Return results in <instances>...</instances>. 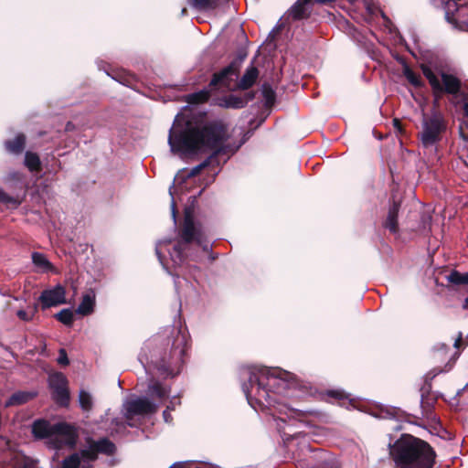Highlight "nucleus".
Returning a JSON list of instances; mask_svg holds the SVG:
<instances>
[{"mask_svg": "<svg viewBox=\"0 0 468 468\" xmlns=\"http://www.w3.org/2000/svg\"><path fill=\"white\" fill-rule=\"evenodd\" d=\"M16 316L24 321V322H29L34 317V311L28 312L23 309H20L16 312Z\"/></svg>", "mask_w": 468, "mask_h": 468, "instance_id": "obj_36", "label": "nucleus"}, {"mask_svg": "<svg viewBox=\"0 0 468 468\" xmlns=\"http://www.w3.org/2000/svg\"><path fill=\"white\" fill-rule=\"evenodd\" d=\"M258 76L259 70L257 68L254 66L249 67L238 83V88L240 90H247L250 88L257 80Z\"/></svg>", "mask_w": 468, "mask_h": 468, "instance_id": "obj_18", "label": "nucleus"}, {"mask_svg": "<svg viewBox=\"0 0 468 468\" xmlns=\"http://www.w3.org/2000/svg\"><path fill=\"white\" fill-rule=\"evenodd\" d=\"M37 394L30 391L15 392L5 403V407L17 406L27 403L32 399Z\"/></svg>", "mask_w": 468, "mask_h": 468, "instance_id": "obj_19", "label": "nucleus"}, {"mask_svg": "<svg viewBox=\"0 0 468 468\" xmlns=\"http://www.w3.org/2000/svg\"><path fill=\"white\" fill-rule=\"evenodd\" d=\"M24 164L31 172L39 171L41 168V163L38 155L32 152L26 153Z\"/></svg>", "mask_w": 468, "mask_h": 468, "instance_id": "obj_24", "label": "nucleus"}, {"mask_svg": "<svg viewBox=\"0 0 468 468\" xmlns=\"http://www.w3.org/2000/svg\"><path fill=\"white\" fill-rule=\"evenodd\" d=\"M31 258L33 264L40 271L47 272L53 270L52 264L43 253L33 252Z\"/></svg>", "mask_w": 468, "mask_h": 468, "instance_id": "obj_21", "label": "nucleus"}, {"mask_svg": "<svg viewBox=\"0 0 468 468\" xmlns=\"http://www.w3.org/2000/svg\"><path fill=\"white\" fill-rule=\"evenodd\" d=\"M227 131L221 124L198 123L187 112L176 114L169 130L170 151L181 158L212 151L214 154H233L239 145L231 148L226 144Z\"/></svg>", "mask_w": 468, "mask_h": 468, "instance_id": "obj_2", "label": "nucleus"}, {"mask_svg": "<svg viewBox=\"0 0 468 468\" xmlns=\"http://www.w3.org/2000/svg\"><path fill=\"white\" fill-rule=\"evenodd\" d=\"M186 335L176 326H167L148 339L142 347L139 360L153 365L162 375L176 376L183 365Z\"/></svg>", "mask_w": 468, "mask_h": 468, "instance_id": "obj_3", "label": "nucleus"}, {"mask_svg": "<svg viewBox=\"0 0 468 468\" xmlns=\"http://www.w3.org/2000/svg\"><path fill=\"white\" fill-rule=\"evenodd\" d=\"M462 341H463V335H462V334L460 333L459 337L454 341V346H455L456 348H459V347H460V346H461Z\"/></svg>", "mask_w": 468, "mask_h": 468, "instance_id": "obj_44", "label": "nucleus"}, {"mask_svg": "<svg viewBox=\"0 0 468 468\" xmlns=\"http://www.w3.org/2000/svg\"><path fill=\"white\" fill-rule=\"evenodd\" d=\"M442 129V119L440 115L433 114L431 117H424L422 132L420 134L422 145L424 147L432 146L439 140Z\"/></svg>", "mask_w": 468, "mask_h": 468, "instance_id": "obj_11", "label": "nucleus"}, {"mask_svg": "<svg viewBox=\"0 0 468 468\" xmlns=\"http://www.w3.org/2000/svg\"><path fill=\"white\" fill-rule=\"evenodd\" d=\"M26 138L23 134H17L13 140L5 142V148L9 153L20 154L25 147Z\"/></svg>", "mask_w": 468, "mask_h": 468, "instance_id": "obj_22", "label": "nucleus"}, {"mask_svg": "<svg viewBox=\"0 0 468 468\" xmlns=\"http://www.w3.org/2000/svg\"><path fill=\"white\" fill-rule=\"evenodd\" d=\"M55 399L61 404L66 405L69 401V396L66 387L58 388L54 389Z\"/></svg>", "mask_w": 468, "mask_h": 468, "instance_id": "obj_33", "label": "nucleus"}, {"mask_svg": "<svg viewBox=\"0 0 468 468\" xmlns=\"http://www.w3.org/2000/svg\"><path fill=\"white\" fill-rule=\"evenodd\" d=\"M236 76V70L233 66H229L223 69L220 72L214 75L210 81V86L223 85L228 87L229 85V77Z\"/></svg>", "mask_w": 468, "mask_h": 468, "instance_id": "obj_17", "label": "nucleus"}, {"mask_svg": "<svg viewBox=\"0 0 468 468\" xmlns=\"http://www.w3.org/2000/svg\"><path fill=\"white\" fill-rule=\"evenodd\" d=\"M366 8L371 12V5H373L374 2H364Z\"/></svg>", "mask_w": 468, "mask_h": 468, "instance_id": "obj_46", "label": "nucleus"}, {"mask_svg": "<svg viewBox=\"0 0 468 468\" xmlns=\"http://www.w3.org/2000/svg\"><path fill=\"white\" fill-rule=\"evenodd\" d=\"M114 451L115 445L104 438L67 457L62 463V468H90L97 459L98 452L110 455Z\"/></svg>", "mask_w": 468, "mask_h": 468, "instance_id": "obj_5", "label": "nucleus"}, {"mask_svg": "<svg viewBox=\"0 0 468 468\" xmlns=\"http://www.w3.org/2000/svg\"><path fill=\"white\" fill-rule=\"evenodd\" d=\"M169 410H170V408L167 407V409L165 410H164V412H163L164 420L167 423H169L172 420V417H171V415L169 413Z\"/></svg>", "mask_w": 468, "mask_h": 468, "instance_id": "obj_43", "label": "nucleus"}, {"mask_svg": "<svg viewBox=\"0 0 468 468\" xmlns=\"http://www.w3.org/2000/svg\"><path fill=\"white\" fill-rule=\"evenodd\" d=\"M95 306V294L90 292L83 295L82 300L76 309V313L86 316L93 313Z\"/></svg>", "mask_w": 468, "mask_h": 468, "instance_id": "obj_16", "label": "nucleus"}, {"mask_svg": "<svg viewBox=\"0 0 468 468\" xmlns=\"http://www.w3.org/2000/svg\"><path fill=\"white\" fill-rule=\"evenodd\" d=\"M112 424H114L117 427H119V426L124 427V425L122 423H121L117 419L112 420Z\"/></svg>", "mask_w": 468, "mask_h": 468, "instance_id": "obj_47", "label": "nucleus"}, {"mask_svg": "<svg viewBox=\"0 0 468 468\" xmlns=\"http://www.w3.org/2000/svg\"><path fill=\"white\" fill-rule=\"evenodd\" d=\"M467 337H468V334H467Z\"/></svg>", "mask_w": 468, "mask_h": 468, "instance_id": "obj_52", "label": "nucleus"}, {"mask_svg": "<svg viewBox=\"0 0 468 468\" xmlns=\"http://www.w3.org/2000/svg\"><path fill=\"white\" fill-rule=\"evenodd\" d=\"M403 73L408 81L413 86L420 87L421 85L420 77L412 71L408 66L404 67Z\"/></svg>", "mask_w": 468, "mask_h": 468, "instance_id": "obj_29", "label": "nucleus"}, {"mask_svg": "<svg viewBox=\"0 0 468 468\" xmlns=\"http://www.w3.org/2000/svg\"><path fill=\"white\" fill-rule=\"evenodd\" d=\"M393 122H394V126L395 128L399 131V132H401V126H400V122L398 119H394L393 120Z\"/></svg>", "mask_w": 468, "mask_h": 468, "instance_id": "obj_45", "label": "nucleus"}, {"mask_svg": "<svg viewBox=\"0 0 468 468\" xmlns=\"http://www.w3.org/2000/svg\"><path fill=\"white\" fill-rule=\"evenodd\" d=\"M241 388L248 403L256 410L257 406L271 408L279 406L282 413L287 408L286 398H299L303 386L293 374L281 368L247 367L241 371Z\"/></svg>", "mask_w": 468, "mask_h": 468, "instance_id": "obj_1", "label": "nucleus"}, {"mask_svg": "<svg viewBox=\"0 0 468 468\" xmlns=\"http://www.w3.org/2000/svg\"><path fill=\"white\" fill-rule=\"evenodd\" d=\"M24 179V175L18 171H10L3 178L5 184H16L20 183Z\"/></svg>", "mask_w": 468, "mask_h": 468, "instance_id": "obj_30", "label": "nucleus"}, {"mask_svg": "<svg viewBox=\"0 0 468 468\" xmlns=\"http://www.w3.org/2000/svg\"><path fill=\"white\" fill-rule=\"evenodd\" d=\"M390 455L398 468H431L435 452L424 441L405 435L390 448Z\"/></svg>", "mask_w": 468, "mask_h": 468, "instance_id": "obj_4", "label": "nucleus"}, {"mask_svg": "<svg viewBox=\"0 0 468 468\" xmlns=\"http://www.w3.org/2000/svg\"><path fill=\"white\" fill-rule=\"evenodd\" d=\"M312 3L313 2H295L270 32L269 38L273 39L276 34L284 27L286 21L307 18L312 11Z\"/></svg>", "mask_w": 468, "mask_h": 468, "instance_id": "obj_10", "label": "nucleus"}, {"mask_svg": "<svg viewBox=\"0 0 468 468\" xmlns=\"http://www.w3.org/2000/svg\"><path fill=\"white\" fill-rule=\"evenodd\" d=\"M262 93H263V96L265 98L267 104H271L273 102L274 92L272 91L271 89L263 87Z\"/></svg>", "mask_w": 468, "mask_h": 468, "instance_id": "obj_37", "label": "nucleus"}, {"mask_svg": "<svg viewBox=\"0 0 468 468\" xmlns=\"http://www.w3.org/2000/svg\"><path fill=\"white\" fill-rule=\"evenodd\" d=\"M227 2H187V6L182 7L181 15L184 16L186 9H191L194 13H213L218 15V11L224 8Z\"/></svg>", "mask_w": 468, "mask_h": 468, "instance_id": "obj_14", "label": "nucleus"}, {"mask_svg": "<svg viewBox=\"0 0 468 468\" xmlns=\"http://www.w3.org/2000/svg\"><path fill=\"white\" fill-rule=\"evenodd\" d=\"M399 205L396 202L390 207L387 219L385 221V228L390 232L396 233L398 230V213Z\"/></svg>", "mask_w": 468, "mask_h": 468, "instance_id": "obj_20", "label": "nucleus"}, {"mask_svg": "<svg viewBox=\"0 0 468 468\" xmlns=\"http://www.w3.org/2000/svg\"><path fill=\"white\" fill-rule=\"evenodd\" d=\"M206 230L200 223H196L191 216L186 215L181 230V239L185 244L192 241L202 245L206 240Z\"/></svg>", "mask_w": 468, "mask_h": 468, "instance_id": "obj_12", "label": "nucleus"}, {"mask_svg": "<svg viewBox=\"0 0 468 468\" xmlns=\"http://www.w3.org/2000/svg\"><path fill=\"white\" fill-rule=\"evenodd\" d=\"M55 428L56 424H52L43 419H38L32 423L31 430L35 439L46 440L47 444H48Z\"/></svg>", "mask_w": 468, "mask_h": 468, "instance_id": "obj_15", "label": "nucleus"}, {"mask_svg": "<svg viewBox=\"0 0 468 468\" xmlns=\"http://www.w3.org/2000/svg\"><path fill=\"white\" fill-rule=\"evenodd\" d=\"M422 72L428 79L435 91L445 90L448 93H457L460 89V80L450 74L442 73L441 79L428 66H422Z\"/></svg>", "mask_w": 468, "mask_h": 468, "instance_id": "obj_7", "label": "nucleus"}, {"mask_svg": "<svg viewBox=\"0 0 468 468\" xmlns=\"http://www.w3.org/2000/svg\"><path fill=\"white\" fill-rule=\"evenodd\" d=\"M0 202L6 204V205H12L15 207H18L20 204V201L17 198L9 196L1 187H0Z\"/></svg>", "mask_w": 468, "mask_h": 468, "instance_id": "obj_35", "label": "nucleus"}, {"mask_svg": "<svg viewBox=\"0 0 468 468\" xmlns=\"http://www.w3.org/2000/svg\"><path fill=\"white\" fill-rule=\"evenodd\" d=\"M463 308L468 310V297L464 301Z\"/></svg>", "mask_w": 468, "mask_h": 468, "instance_id": "obj_49", "label": "nucleus"}, {"mask_svg": "<svg viewBox=\"0 0 468 468\" xmlns=\"http://www.w3.org/2000/svg\"><path fill=\"white\" fill-rule=\"evenodd\" d=\"M170 240L169 239H165V240H160L157 244H156V247H155V253L158 257V260L160 261V263L162 265H164V260H163V256H162V252H161V246L163 244H166V243H169Z\"/></svg>", "mask_w": 468, "mask_h": 468, "instance_id": "obj_39", "label": "nucleus"}, {"mask_svg": "<svg viewBox=\"0 0 468 468\" xmlns=\"http://www.w3.org/2000/svg\"><path fill=\"white\" fill-rule=\"evenodd\" d=\"M79 402L81 409L85 411H90L93 406V399L90 393L86 390H80L79 394Z\"/></svg>", "mask_w": 468, "mask_h": 468, "instance_id": "obj_26", "label": "nucleus"}, {"mask_svg": "<svg viewBox=\"0 0 468 468\" xmlns=\"http://www.w3.org/2000/svg\"><path fill=\"white\" fill-rule=\"evenodd\" d=\"M448 280L453 284H468V273L452 271L448 276Z\"/></svg>", "mask_w": 468, "mask_h": 468, "instance_id": "obj_31", "label": "nucleus"}, {"mask_svg": "<svg viewBox=\"0 0 468 468\" xmlns=\"http://www.w3.org/2000/svg\"><path fill=\"white\" fill-rule=\"evenodd\" d=\"M208 165V161H205L203 162L202 164L195 166L192 171H191V176H195L197 175L201 169H203L204 167H206L207 165Z\"/></svg>", "mask_w": 468, "mask_h": 468, "instance_id": "obj_42", "label": "nucleus"}, {"mask_svg": "<svg viewBox=\"0 0 468 468\" xmlns=\"http://www.w3.org/2000/svg\"><path fill=\"white\" fill-rule=\"evenodd\" d=\"M169 193H170L171 197H172V199H171V206H170L171 207V215H172V218L174 219V222L176 223V203H175L174 195L172 193L171 188L169 189Z\"/></svg>", "mask_w": 468, "mask_h": 468, "instance_id": "obj_41", "label": "nucleus"}, {"mask_svg": "<svg viewBox=\"0 0 468 468\" xmlns=\"http://www.w3.org/2000/svg\"><path fill=\"white\" fill-rule=\"evenodd\" d=\"M50 387L55 389L67 386V378L62 373H53L48 378Z\"/></svg>", "mask_w": 468, "mask_h": 468, "instance_id": "obj_27", "label": "nucleus"}, {"mask_svg": "<svg viewBox=\"0 0 468 468\" xmlns=\"http://www.w3.org/2000/svg\"><path fill=\"white\" fill-rule=\"evenodd\" d=\"M327 395L331 398L337 399L339 400H344L346 399H348L347 395L344 393L342 390H329L327 392Z\"/></svg>", "mask_w": 468, "mask_h": 468, "instance_id": "obj_38", "label": "nucleus"}, {"mask_svg": "<svg viewBox=\"0 0 468 468\" xmlns=\"http://www.w3.org/2000/svg\"><path fill=\"white\" fill-rule=\"evenodd\" d=\"M39 302L43 309L66 303V290L60 284L44 290L39 296Z\"/></svg>", "mask_w": 468, "mask_h": 468, "instance_id": "obj_13", "label": "nucleus"}, {"mask_svg": "<svg viewBox=\"0 0 468 468\" xmlns=\"http://www.w3.org/2000/svg\"><path fill=\"white\" fill-rule=\"evenodd\" d=\"M463 108H464L465 114L468 116V101H466L464 103V107Z\"/></svg>", "mask_w": 468, "mask_h": 468, "instance_id": "obj_48", "label": "nucleus"}, {"mask_svg": "<svg viewBox=\"0 0 468 468\" xmlns=\"http://www.w3.org/2000/svg\"><path fill=\"white\" fill-rule=\"evenodd\" d=\"M441 8L445 13V19L454 27L463 29L468 26V3L442 2Z\"/></svg>", "mask_w": 468, "mask_h": 468, "instance_id": "obj_8", "label": "nucleus"}, {"mask_svg": "<svg viewBox=\"0 0 468 468\" xmlns=\"http://www.w3.org/2000/svg\"><path fill=\"white\" fill-rule=\"evenodd\" d=\"M183 246L184 245L182 243H179L176 245L173 249V251L170 252L171 261L175 265H181L184 261Z\"/></svg>", "mask_w": 468, "mask_h": 468, "instance_id": "obj_28", "label": "nucleus"}, {"mask_svg": "<svg viewBox=\"0 0 468 468\" xmlns=\"http://www.w3.org/2000/svg\"><path fill=\"white\" fill-rule=\"evenodd\" d=\"M440 347L441 348H445V345L441 344V345H440Z\"/></svg>", "mask_w": 468, "mask_h": 468, "instance_id": "obj_50", "label": "nucleus"}, {"mask_svg": "<svg viewBox=\"0 0 468 468\" xmlns=\"http://www.w3.org/2000/svg\"><path fill=\"white\" fill-rule=\"evenodd\" d=\"M77 432L75 429L67 423H56V428L48 442L50 448L58 450L64 447L72 448L76 444Z\"/></svg>", "mask_w": 468, "mask_h": 468, "instance_id": "obj_9", "label": "nucleus"}, {"mask_svg": "<svg viewBox=\"0 0 468 468\" xmlns=\"http://www.w3.org/2000/svg\"><path fill=\"white\" fill-rule=\"evenodd\" d=\"M148 393L152 397L163 399L169 394V389L158 382H153L148 386Z\"/></svg>", "mask_w": 468, "mask_h": 468, "instance_id": "obj_25", "label": "nucleus"}, {"mask_svg": "<svg viewBox=\"0 0 468 468\" xmlns=\"http://www.w3.org/2000/svg\"><path fill=\"white\" fill-rule=\"evenodd\" d=\"M157 410V405L152 402L146 397L130 398L124 400L122 412L129 426H133L132 422L134 417L145 416Z\"/></svg>", "mask_w": 468, "mask_h": 468, "instance_id": "obj_6", "label": "nucleus"}, {"mask_svg": "<svg viewBox=\"0 0 468 468\" xmlns=\"http://www.w3.org/2000/svg\"><path fill=\"white\" fill-rule=\"evenodd\" d=\"M56 318L66 325H70L73 322V312L70 309H63L56 314Z\"/></svg>", "mask_w": 468, "mask_h": 468, "instance_id": "obj_32", "label": "nucleus"}, {"mask_svg": "<svg viewBox=\"0 0 468 468\" xmlns=\"http://www.w3.org/2000/svg\"><path fill=\"white\" fill-rule=\"evenodd\" d=\"M69 359H68V356H67V353L64 349H60L59 350V355H58V363L62 365V366H67L69 364Z\"/></svg>", "mask_w": 468, "mask_h": 468, "instance_id": "obj_40", "label": "nucleus"}, {"mask_svg": "<svg viewBox=\"0 0 468 468\" xmlns=\"http://www.w3.org/2000/svg\"><path fill=\"white\" fill-rule=\"evenodd\" d=\"M247 100L236 95H229L221 100L220 105L226 108L240 109L247 104Z\"/></svg>", "mask_w": 468, "mask_h": 468, "instance_id": "obj_23", "label": "nucleus"}, {"mask_svg": "<svg viewBox=\"0 0 468 468\" xmlns=\"http://www.w3.org/2000/svg\"><path fill=\"white\" fill-rule=\"evenodd\" d=\"M208 97H209L208 91L201 90L199 92L190 94L188 96V101L190 103H200V102L206 101L208 99Z\"/></svg>", "mask_w": 468, "mask_h": 468, "instance_id": "obj_34", "label": "nucleus"}, {"mask_svg": "<svg viewBox=\"0 0 468 468\" xmlns=\"http://www.w3.org/2000/svg\"><path fill=\"white\" fill-rule=\"evenodd\" d=\"M22 468H32L31 466H28V465H25L23 466Z\"/></svg>", "mask_w": 468, "mask_h": 468, "instance_id": "obj_51", "label": "nucleus"}]
</instances>
